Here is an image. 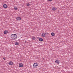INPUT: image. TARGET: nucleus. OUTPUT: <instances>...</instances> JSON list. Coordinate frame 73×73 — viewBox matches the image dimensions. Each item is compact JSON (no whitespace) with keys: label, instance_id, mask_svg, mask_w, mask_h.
<instances>
[{"label":"nucleus","instance_id":"nucleus-1","mask_svg":"<svg viewBox=\"0 0 73 73\" xmlns=\"http://www.w3.org/2000/svg\"><path fill=\"white\" fill-rule=\"evenodd\" d=\"M17 35H16V34H13L11 35V38L13 40H15L17 38Z\"/></svg>","mask_w":73,"mask_h":73},{"label":"nucleus","instance_id":"nucleus-2","mask_svg":"<svg viewBox=\"0 0 73 73\" xmlns=\"http://www.w3.org/2000/svg\"><path fill=\"white\" fill-rule=\"evenodd\" d=\"M38 66V64L36 63H35L33 65V67L34 68H37Z\"/></svg>","mask_w":73,"mask_h":73},{"label":"nucleus","instance_id":"nucleus-3","mask_svg":"<svg viewBox=\"0 0 73 73\" xmlns=\"http://www.w3.org/2000/svg\"><path fill=\"white\" fill-rule=\"evenodd\" d=\"M3 7L5 8H7L8 7V6L6 4H5L3 5Z\"/></svg>","mask_w":73,"mask_h":73},{"label":"nucleus","instance_id":"nucleus-4","mask_svg":"<svg viewBox=\"0 0 73 73\" xmlns=\"http://www.w3.org/2000/svg\"><path fill=\"white\" fill-rule=\"evenodd\" d=\"M9 64L10 65H13V62L12 61H10L9 62Z\"/></svg>","mask_w":73,"mask_h":73},{"label":"nucleus","instance_id":"nucleus-5","mask_svg":"<svg viewBox=\"0 0 73 73\" xmlns=\"http://www.w3.org/2000/svg\"><path fill=\"white\" fill-rule=\"evenodd\" d=\"M19 67H20L21 68H22V67H23V64L21 63L19 64Z\"/></svg>","mask_w":73,"mask_h":73},{"label":"nucleus","instance_id":"nucleus-6","mask_svg":"<svg viewBox=\"0 0 73 73\" xmlns=\"http://www.w3.org/2000/svg\"><path fill=\"white\" fill-rule=\"evenodd\" d=\"M16 19L18 21L20 20H21V17H17Z\"/></svg>","mask_w":73,"mask_h":73},{"label":"nucleus","instance_id":"nucleus-7","mask_svg":"<svg viewBox=\"0 0 73 73\" xmlns=\"http://www.w3.org/2000/svg\"><path fill=\"white\" fill-rule=\"evenodd\" d=\"M41 36L42 37H45V34L42 33Z\"/></svg>","mask_w":73,"mask_h":73},{"label":"nucleus","instance_id":"nucleus-8","mask_svg":"<svg viewBox=\"0 0 73 73\" xmlns=\"http://www.w3.org/2000/svg\"><path fill=\"white\" fill-rule=\"evenodd\" d=\"M39 41L40 42L43 41V39L42 38H40L39 39Z\"/></svg>","mask_w":73,"mask_h":73},{"label":"nucleus","instance_id":"nucleus-9","mask_svg":"<svg viewBox=\"0 0 73 73\" xmlns=\"http://www.w3.org/2000/svg\"><path fill=\"white\" fill-rule=\"evenodd\" d=\"M52 11H56V8L55 7H53L52 8Z\"/></svg>","mask_w":73,"mask_h":73},{"label":"nucleus","instance_id":"nucleus-10","mask_svg":"<svg viewBox=\"0 0 73 73\" xmlns=\"http://www.w3.org/2000/svg\"><path fill=\"white\" fill-rule=\"evenodd\" d=\"M7 33H8V31H5L4 32V35H6Z\"/></svg>","mask_w":73,"mask_h":73},{"label":"nucleus","instance_id":"nucleus-11","mask_svg":"<svg viewBox=\"0 0 73 73\" xmlns=\"http://www.w3.org/2000/svg\"><path fill=\"white\" fill-rule=\"evenodd\" d=\"M55 62L56 63V64H59L60 63V62L58 61V60H56L55 61Z\"/></svg>","mask_w":73,"mask_h":73},{"label":"nucleus","instance_id":"nucleus-12","mask_svg":"<svg viewBox=\"0 0 73 73\" xmlns=\"http://www.w3.org/2000/svg\"><path fill=\"white\" fill-rule=\"evenodd\" d=\"M35 36H33L32 37V40H35Z\"/></svg>","mask_w":73,"mask_h":73},{"label":"nucleus","instance_id":"nucleus-13","mask_svg":"<svg viewBox=\"0 0 73 73\" xmlns=\"http://www.w3.org/2000/svg\"><path fill=\"white\" fill-rule=\"evenodd\" d=\"M15 44L16 45H19V43L17 42H15Z\"/></svg>","mask_w":73,"mask_h":73},{"label":"nucleus","instance_id":"nucleus-14","mask_svg":"<svg viewBox=\"0 0 73 73\" xmlns=\"http://www.w3.org/2000/svg\"><path fill=\"white\" fill-rule=\"evenodd\" d=\"M51 35L52 36H54V35H55L54 33H51Z\"/></svg>","mask_w":73,"mask_h":73},{"label":"nucleus","instance_id":"nucleus-15","mask_svg":"<svg viewBox=\"0 0 73 73\" xmlns=\"http://www.w3.org/2000/svg\"><path fill=\"white\" fill-rule=\"evenodd\" d=\"M27 6H29V5H30V4H29V3H27Z\"/></svg>","mask_w":73,"mask_h":73},{"label":"nucleus","instance_id":"nucleus-16","mask_svg":"<svg viewBox=\"0 0 73 73\" xmlns=\"http://www.w3.org/2000/svg\"><path fill=\"white\" fill-rule=\"evenodd\" d=\"M14 9H15V10H17V7H14Z\"/></svg>","mask_w":73,"mask_h":73},{"label":"nucleus","instance_id":"nucleus-17","mask_svg":"<svg viewBox=\"0 0 73 73\" xmlns=\"http://www.w3.org/2000/svg\"><path fill=\"white\" fill-rule=\"evenodd\" d=\"M48 1H52V0H47Z\"/></svg>","mask_w":73,"mask_h":73},{"label":"nucleus","instance_id":"nucleus-18","mask_svg":"<svg viewBox=\"0 0 73 73\" xmlns=\"http://www.w3.org/2000/svg\"><path fill=\"white\" fill-rule=\"evenodd\" d=\"M45 34H46V35H48V33H46L45 35Z\"/></svg>","mask_w":73,"mask_h":73},{"label":"nucleus","instance_id":"nucleus-19","mask_svg":"<svg viewBox=\"0 0 73 73\" xmlns=\"http://www.w3.org/2000/svg\"><path fill=\"white\" fill-rule=\"evenodd\" d=\"M25 43H27V42H26V41H25Z\"/></svg>","mask_w":73,"mask_h":73},{"label":"nucleus","instance_id":"nucleus-20","mask_svg":"<svg viewBox=\"0 0 73 73\" xmlns=\"http://www.w3.org/2000/svg\"><path fill=\"white\" fill-rule=\"evenodd\" d=\"M3 60H5V58H3Z\"/></svg>","mask_w":73,"mask_h":73},{"label":"nucleus","instance_id":"nucleus-21","mask_svg":"<svg viewBox=\"0 0 73 73\" xmlns=\"http://www.w3.org/2000/svg\"><path fill=\"white\" fill-rule=\"evenodd\" d=\"M43 60H44V58H43Z\"/></svg>","mask_w":73,"mask_h":73}]
</instances>
